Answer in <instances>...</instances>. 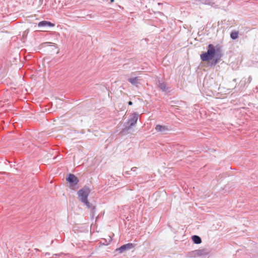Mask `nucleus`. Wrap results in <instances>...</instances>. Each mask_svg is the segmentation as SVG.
<instances>
[{
    "label": "nucleus",
    "mask_w": 258,
    "mask_h": 258,
    "mask_svg": "<svg viewBox=\"0 0 258 258\" xmlns=\"http://www.w3.org/2000/svg\"><path fill=\"white\" fill-rule=\"evenodd\" d=\"M222 56L223 53L219 47L210 44L208 45L207 51L201 54V59L204 61L212 60L210 62V66L212 67L220 61Z\"/></svg>",
    "instance_id": "obj_1"
},
{
    "label": "nucleus",
    "mask_w": 258,
    "mask_h": 258,
    "mask_svg": "<svg viewBox=\"0 0 258 258\" xmlns=\"http://www.w3.org/2000/svg\"><path fill=\"white\" fill-rule=\"evenodd\" d=\"M90 192V188L88 186H85L78 191V195L81 202L84 203L88 209H91L92 216H94L95 215V207L90 204L88 200Z\"/></svg>",
    "instance_id": "obj_2"
},
{
    "label": "nucleus",
    "mask_w": 258,
    "mask_h": 258,
    "mask_svg": "<svg viewBox=\"0 0 258 258\" xmlns=\"http://www.w3.org/2000/svg\"><path fill=\"white\" fill-rule=\"evenodd\" d=\"M67 181L70 183V186L74 187L78 185L79 180L78 178L73 174H69L67 178Z\"/></svg>",
    "instance_id": "obj_3"
},
{
    "label": "nucleus",
    "mask_w": 258,
    "mask_h": 258,
    "mask_svg": "<svg viewBox=\"0 0 258 258\" xmlns=\"http://www.w3.org/2000/svg\"><path fill=\"white\" fill-rule=\"evenodd\" d=\"M138 117L139 114L137 112H134L128 118L126 123L132 127V126L135 125L137 123Z\"/></svg>",
    "instance_id": "obj_4"
},
{
    "label": "nucleus",
    "mask_w": 258,
    "mask_h": 258,
    "mask_svg": "<svg viewBox=\"0 0 258 258\" xmlns=\"http://www.w3.org/2000/svg\"><path fill=\"white\" fill-rule=\"evenodd\" d=\"M134 245L132 243H128L127 244L121 245L120 247L116 248L115 251L118 252L119 253H121L124 251L128 250H130L134 248Z\"/></svg>",
    "instance_id": "obj_5"
},
{
    "label": "nucleus",
    "mask_w": 258,
    "mask_h": 258,
    "mask_svg": "<svg viewBox=\"0 0 258 258\" xmlns=\"http://www.w3.org/2000/svg\"><path fill=\"white\" fill-rule=\"evenodd\" d=\"M54 26V24L50 22L46 21H40L38 24V26L39 27H46V26L53 27Z\"/></svg>",
    "instance_id": "obj_6"
},
{
    "label": "nucleus",
    "mask_w": 258,
    "mask_h": 258,
    "mask_svg": "<svg viewBox=\"0 0 258 258\" xmlns=\"http://www.w3.org/2000/svg\"><path fill=\"white\" fill-rule=\"evenodd\" d=\"M155 130L156 131L161 133H164L165 132L169 130L167 126L160 124L156 125Z\"/></svg>",
    "instance_id": "obj_7"
},
{
    "label": "nucleus",
    "mask_w": 258,
    "mask_h": 258,
    "mask_svg": "<svg viewBox=\"0 0 258 258\" xmlns=\"http://www.w3.org/2000/svg\"><path fill=\"white\" fill-rule=\"evenodd\" d=\"M197 2H199L202 4L205 5H208L212 7H215V3L213 0H195Z\"/></svg>",
    "instance_id": "obj_8"
},
{
    "label": "nucleus",
    "mask_w": 258,
    "mask_h": 258,
    "mask_svg": "<svg viewBox=\"0 0 258 258\" xmlns=\"http://www.w3.org/2000/svg\"><path fill=\"white\" fill-rule=\"evenodd\" d=\"M192 241L195 244H200L202 242L201 238L198 235H193L191 237Z\"/></svg>",
    "instance_id": "obj_9"
},
{
    "label": "nucleus",
    "mask_w": 258,
    "mask_h": 258,
    "mask_svg": "<svg viewBox=\"0 0 258 258\" xmlns=\"http://www.w3.org/2000/svg\"><path fill=\"white\" fill-rule=\"evenodd\" d=\"M131 130V127L128 125H126L125 127L120 132V134L122 135H126L130 133Z\"/></svg>",
    "instance_id": "obj_10"
},
{
    "label": "nucleus",
    "mask_w": 258,
    "mask_h": 258,
    "mask_svg": "<svg viewBox=\"0 0 258 258\" xmlns=\"http://www.w3.org/2000/svg\"><path fill=\"white\" fill-rule=\"evenodd\" d=\"M128 81L132 85L137 86L139 83L138 81V77L131 78L128 79Z\"/></svg>",
    "instance_id": "obj_11"
},
{
    "label": "nucleus",
    "mask_w": 258,
    "mask_h": 258,
    "mask_svg": "<svg viewBox=\"0 0 258 258\" xmlns=\"http://www.w3.org/2000/svg\"><path fill=\"white\" fill-rule=\"evenodd\" d=\"M238 31H233L230 33V38L232 40H235L238 37Z\"/></svg>",
    "instance_id": "obj_12"
},
{
    "label": "nucleus",
    "mask_w": 258,
    "mask_h": 258,
    "mask_svg": "<svg viewBox=\"0 0 258 258\" xmlns=\"http://www.w3.org/2000/svg\"><path fill=\"white\" fill-rule=\"evenodd\" d=\"M159 87L164 92L167 91L166 85L164 82H159Z\"/></svg>",
    "instance_id": "obj_13"
},
{
    "label": "nucleus",
    "mask_w": 258,
    "mask_h": 258,
    "mask_svg": "<svg viewBox=\"0 0 258 258\" xmlns=\"http://www.w3.org/2000/svg\"><path fill=\"white\" fill-rule=\"evenodd\" d=\"M187 256L188 257H196L197 256V253L195 252V250L191 251L189 252H188L187 254Z\"/></svg>",
    "instance_id": "obj_14"
},
{
    "label": "nucleus",
    "mask_w": 258,
    "mask_h": 258,
    "mask_svg": "<svg viewBox=\"0 0 258 258\" xmlns=\"http://www.w3.org/2000/svg\"><path fill=\"white\" fill-rule=\"evenodd\" d=\"M204 250L203 249L196 250L195 252L197 253V256H201L204 253Z\"/></svg>",
    "instance_id": "obj_15"
},
{
    "label": "nucleus",
    "mask_w": 258,
    "mask_h": 258,
    "mask_svg": "<svg viewBox=\"0 0 258 258\" xmlns=\"http://www.w3.org/2000/svg\"><path fill=\"white\" fill-rule=\"evenodd\" d=\"M252 80V78L251 76H249L248 78L247 82L248 83H250Z\"/></svg>",
    "instance_id": "obj_16"
},
{
    "label": "nucleus",
    "mask_w": 258,
    "mask_h": 258,
    "mask_svg": "<svg viewBox=\"0 0 258 258\" xmlns=\"http://www.w3.org/2000/svg\"><path fill=\"white\" fill-rule=\"evenodd\" d=\"M52 43L50 42H45L44 43V45H49L50 46L51 44H52Z\"/></svg>",
    "instance_id": "obj_17"
},
{
    "label": "nucleus",
    "mask_w": 258,
    "mask_h": 258,
    "mask_svg": "<svg viewBox=\"0 0 258 258\" xmlns=\"http://www.w3.org/2000/svg\"><path fill=\"white\" fill-rule=\"evenodd\" d=\"M137 168L136 167H134L131 168V171H136L137 170Z\"/></svg>",
    "instance_id": "obj_18"
},
{
    "label": "nucleus",
    "mask_w": 258,
    "mask_h": 258,
    "mask_svg": "<svg viewBox=\"0 0 258 258\" xmlns=\"http://www.w3.org/2000/svg\"><path fill=\"white\" fill-rule=\"evenodd\" d=\"M128 104L129 105H132L133 104V102L131 101L128 102Z\"/></svg>",
    "instance_id": "obj_19"
},
{
    "label": "nucleus",
    "mask_w": 258,
    "mask_h": 258,
    "mask_svg": "<svg viewBox=\"0 0 258 258\" xmlns=\"http://www.w3.org/2000/svg\"><path fill=\"white\" fill-rule=\"evenodd\" d=\"M125 174H130V171H127L125 172Z\"/></svg>",
    "instance_id": "obj_20"
},
{
    "label": "nucleus",
    "mask_w": 258,
    "mask_h": 258,
    "mask_svg": "<svg viewBox=\"0 0 258 258\" xmlns=\"http://www.w3.org/2000/svg\"><path fill=\"white\" fill-rule=\"evenodd\" d=\"M233 81L235 82L236 81V79H233Z\"/></svg>",
    "instance_id": "obj_21"
},
{
    "label": "nucleus",
    "mask_w": 258,
    "mask_h": 258,
    "mask_svg": "<svg viewBox=\"0 0 258 258\" xmlns=\"http://www.w3.org/2000/svg\"><path fill=\"white\" fill-rule=\"evenodd\" d=\"M55 48H56V45L55 44L53 45Z\"/></svg>",
    "instance_id": "obj_22"
},
{
    "label": "nucleus",
    "mask_w": 258,
    "mask_h": 258,
    "mask_svg": "<svg viewBox=\"0 0 258 258\" xmlns=\"http://www.w3.org/2000/svg\"><path fill=\"white\" fill-rule=\"evenodd\" d=\"M46 255H49V253H46Z\"/></svg>",
    "instance_id": "obj_23"
},
{
    "label": "nucleus",
    "mask_w": 258,
    "mask_h": 258,
    "mask_svg": "<svg viewBox=\"0 0 258 258\" xmlns=\"http://www.w3.org/2000/svg\"><path fill=\"white\" fill-rule=\"evenodd\" d=\"M110 2H111V3H113V2H114V0H110Z\"/></svg>",
    "instance_id": "obj_24"
},
{
    "label": "nucleus",
    "mask_w": 258,
    "mask_h": 258,
    "mask_svg": "<svg viewBox=\"0 0 258 258\" xmlns=\"http://www.w3.org/2000/svg\"><path fill=\"white\" fill-rule=\"evenodd\" d=\"M242 82H243V81H242V80H241V81H240V83H242Z\"/></svg>",
    "instance_id": "obj_25"
}]
</instances>
